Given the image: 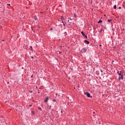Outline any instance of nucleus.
<instances>
[{
	"label": "nucleus",
	"mask_w": 125,
	"mask_h": 125,
	"mask_svg": "<svg viewBox=\"0 0 125 125\" xmlns=\"http://www.w3.org/2000/svg\"><path fill=\"white\" fill-rule=\"evenodd\" d=\"M81 34L84 37V39H87V36L86 35H85V34H84V33H83V32L82 31Z\"/></svg>",
	"instance_id": "1"
},
{
	"label": "nucleus",
	"mask_w": 125,
	"mask_h": 125,
	"mask_svg": "<svg viewBox=\"0 0 125 125\" xmlns=\"http://www.w3.org/2000/svg\"><path fill=\"white\" fill-rule=\"evenodd\" d=\"M86 50H87V49H86V48H83L82 50V51L83 52V53H85V52H86Z\"/></svg>",
	"instance_id": "2"
},
{
	"label": "nucleus",
	"mask_w": 125,
	"mask_h": 125,
	"mask_svg": "<svg viewBox=\"0 0 125 125\" xmlns=\"http://www.w3.org/2000/svg\"><path fill=\"white\" fill-rule=\"evenodd\" d=\"M84 94L85 95H86L87 97H90V94H89L88 92H84Z\"/></svg>",
	"instance_id": "3"
},
{
	"label": "nucleus",
	"mask_w": 125,
	"mask_h": 125,
	"mask_svg": "<svg viewBox=\"0 0 125 125\" xmlns=\"http://www.w3.org/2000/svg\"><path fill=\"white\" fill-rule=\"evenodd\" d=\"M85 43H86V44H89V42L87 41V40H85L84 41Z\"/></svg>",
	"instance_id": "4"
},
{
	"label": "nucleus",
	"mask_w": 125,
	"mask_h": 125,
	"mask_svg": "<svg viewBox=\"0 0 125 125\" xmlns=\"http://www.w3.org/2000/svg\"><path fill=\"white\" fill-rule=\"evenodd\" d=\"M119 79V80H121V79H122V80H124V77H123V75H121Z\"/></svg>",
	"instance_id": "5"
},
{
	"label": "nucleus",
	"mask_w": 125,
	"mask_h": 125,
	"mask_svg": "<svg viewBox=\"0 0 125 125\" xmlns=\"http://www.w3.org/2000/svg\"><path fill=\"white\" fill-rule=\"evenodd\" d=\"M48 101V97H47L46 99L44 100V102H47Z\"/></svg>",
	"instance_id": "6"
},
{
	"label": "nucleus",
	"mask_w": 125,
	"mask_h": 125,
	"mask_svg": "<svg viewBox=\"0 0 125 125\" xmlns=\"http://www.w3.org/2000/svg\"><path fill=\"white\" fill-rule=\"evenodd\" d=\"M117 73L119 74V75L120 76H121L122 75V73H121V71H120V72L118 71Z\"/></svg>",
	"instance_id": "7"
},
{
	"label": "nucleus",
	"mask_w": 125,
	"mask_h": 125,
	"mask_svg": "<svg viewBox=\"0 0 125 125\" xmlns=\"http://www.w3.org/2000/svg\"><path fill=\"white\" fill-rule=\"evenodd\" d=\"M107 21H108V22H112V20L111 19H108Z\"/></svg>",
	"instance_id": "8"
},
{
	"label": "nucleus",
	"mask_w": 125,
	"mask_h": 125,
	"mask_svg": "<svg viewBox=\"0 0 125 125\" xmlns=\"http://www.w3.org/2000/svg\"><path fill=\"white\" fill-rule=\"evenodd\" d=\"M98 23H102V21H101V20H100V21H99Z\"/></svg>",
	"instance_id": "9"
},
{
	"label": "nucleus",
	"mask_w": 125,
	"mask_h": 125,
	"mask_svg": "<svg viewBox=\"0 0 125 125\" xmlns=\"http://www.w3.org/2000/svg\"><path fill=\"white\" fill-rule=\"evenodd\" d=\"M114 9H116V8H117V5H115L114 6Z\"/></svg>",
	"instance_id": "10"
},
{
	"label": "nucleus",
	"mask_w": 125,
	"mask_h": 125,
	"mask_svg": "<svg viewBox=\"0 0 125 125\" xmlns=\"http://www.w3.org/2000/svg\"><path fill=\"white\" fill-rule=\"evenodd\" d=\"M61 19H62V20L63 19H64V17H61Z\"/></svg>",
	"instance_id": "11"
},
{
	"label": "nucleus",
	"mask_w": 125,
	"mask_h": 125,
	"mask_svg": "<svg viewBox=\"0 0 125 125\" xmlns=\"http://www.w3.org/2000/svg\"><path fill=\"white\" fill-rule=\"evenodd\" d=\"M30 49L31 50H32V49H33V48L32 47V46H30Z\"/></svg>",
	"instance_id": "12"
},
{
	"label": "nucleus",
	"mask_w": 125,
	"mask_h": 125,
	"mask_svg": "<svg viewBox=\"0 0 125 125\" xmlns=\"http://www.w3.org/2000/svg\"><path fill=\"white\" fill-rule=\"evenodd\" d=\"M30 93H33V91H29Z\"/></svg>",
	"instance_id": "13"
},
{
	"label": "nucleus",
	"mask_w": 125,
	"mask_h": 125,
	"mask_svg": "<svg viewBox=\"0 0 125 125\" xmlns=\"http://www.w3.org/2000/svg\"><path fill=\"white\" fill-rule=\"evenodd\" d=\"M39 110H40V111H41V110H42V108L41 107H39Z\"/></svg>",
	"instance_id": "14"
},
{
	"label": "nucleus",
	"mask_w": 125,
	"mask_h": 125,
	"mask_svg": "<svg viewBox=\"0 0 125 125\" xmlns=\"http://www.w3.org/2000/svg\"><path fill=\"white\" fill-rule=\"evenodd\" d=\"M69 20H71V21H73V19H69Z\"/></svg>",
	"instance_id": "15"
},
{
	"label": "nucleus",
	"mask_w": 125,
	"mask_h": 125,
	"mask_svg": "<svg viewBox=\"0 0 125 125\" xmlns=\"http://www.w3.org/2000/svg\"><path fill=\"white\" fill-rule=\"evenodd\" d=\"M121 8H122L121 7H119V9H121Z\"/></svg>",
	"instance_id": "16"
},
{
	"label": "nucleus",
	"mask_w": 125,
	"mask_h": 125,
	"mask_svg": "<svg viewBox=\"0 0 125 125\" xmlns=\"http://www.w3.org/2000/svg\"><path fill=\"white\" fill-rule=\"evenodd\" d=\"M32 114H34V111H31Z\"/></svg>",
	"instance_id": "17"
},
{
	"label": "nucleus",
	"mask_w": 125,
	"mask_h": 125,
	"mask_svg": "<svg viewBox=\"0 0 125 125\" xmlns=\"http://www.w3.org/2000/svg\"><path fill=\"white\" fill-rule=\"evenodd\" d=\"M29 107H32V104H30V105H29Z\"/></svg>",
	"instance_id": "18"
},
{
	"label": "nucleus",
	"mask_w": 125,
	"mask_h": 125,
	"mask_svg": "<svg viewBox=\"0 0 125 125\" xmlns=\"http://www.w3.org/2000/svg\"><path fill=\"white\" fill-rule=\"evenodd\" d=\"M52 30H53V28H51L50 30L51 31Z\"/></svg>",
	"instance_id": "19"
},
{
	"label": "nucleus",
	"mask_w": 125,
	"mask_h": 125,
	"mask_svg": "<svg viewBox=\"0 0 125 125\" xmlns=\"http://www.w3.org/2000/svg\"><path fill=\"white\" fill-rule=\"evenodd\" d=\"M99 46H102V45H101V44H100V45H99Z\"/></svg>",
	"instance_id": "20"
},
{
	"label": "nucleus",
	"mask_w": 125,
	"mask_h": 125,
	"mask_svg": "<svg viewBox=\"0 0 125 125\" xmlns=\"http://www.w3.org/2000/svg\"><path fill=\"white\" fill-rule=\"evenodd\" d=\"M7 5H10V4H8Z\"/></svg>",
	"instance_id": "21"
},
{
	"label": "nucleus",
	"mask_w": 125,
	"mask_h": 125,
	"mask_svg": "<svg viewBox=\"0 0 125 125\" xmlns=\"http://www.w3.org/2000/svg\"><path fill=\"white\" fill-rule=\"evenodd\" d=\"M93 114H95V112H93Z\"/></svg>",
	"instance_id": "22"
},
{
	"label": "nucleus",
	"mask_w": 125,
	"mask_h": 125,
	"mask_svg": "<svg viewBox=\"0 0 125 125\" xmlns=\"http://www.w3.org/2000/svg\"><path fill=\"white\" fill-rule=\"evenodd\" d=\"M62 23H64V22H63V21H62Z\"/></svg>",
	"instance_id": "23"
},
{
	"label": "nucleus",
	"mask_w": 125,
	"mask_h": 125,
	"mask_svg": "<svg viewBox=\"0 0 125 125\" xmlns=\"http://www.w3.org/2000/svg\"><path fill=\"white\" fill-rule=\"evenodd\" d=\"M2 42H4V40H2Z\"/></svg>",
	"instance_id": "24"
},
{
	"label": "nucleus",
	"mask_w": 125,
	"mask_h": 125,
	"mask_svg": "<svg viewBox=\"0 0 125 125\" xmlns=\"http://www.w3.org/2000/svg\"><path fill=\"white\" fill-rule=\"evenodd\" d=\"M74 15H75V17H76V15H75V14H74Z\"/></svg>",
	"instance_id": "25"
},
{
	"label": "nucleus",
	"mask_w": 125,
	"mask_h": 125,
	"mask_svg": "<svg viewBox=\"0 0 125 125\" xmlns=\"http://www.w3.org/2000/svg\"><path fill=\"white\" fill-rule=\"evenodd\" d=\"M7 83H9V82H8Z\"/></svg>",
	"instance_id": "26"
},
{
	"label": "nucleus",
	"mask_w": 125,
	"mask_h": 125,
	"mask_svg": "<svg viewBox=\"0 0 125 125\" xmlns=\"http://www.w3.org/2000/svg\"><path fill=\"white\" fill-rule=\"evenodd\" d=\"M63 25H65V24H64V23H63Z\"/></svg>",
	"instance_id": "27"
}]
</instances>
